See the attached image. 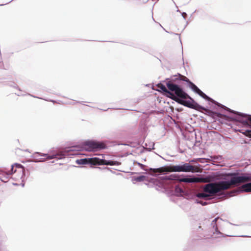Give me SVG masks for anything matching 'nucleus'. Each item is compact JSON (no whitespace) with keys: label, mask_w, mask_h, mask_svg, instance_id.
Here are the masks:
<instances>
[{"label":"nucleus","mask_w":251,"mask_h":251,"mask_svg":"<svg viewBox=\"0 0 251 251\" xmlns=\"http://www.w3.org/2000/svg\"><path fill=\"white\" fill-rule=\"evenodd\" d=\"M237 175V173H235L226 174V176L232 177L230 181H221L206 184L203 188V192L209 193L210 196H213L222 191L231 188L233 185L251 181V176H236Z\"/></svg>","instance_id":"nucleus-1"},{"label":"nucleus","mask_w":251,"mask_h":251,"mask_svg":"<svg viewBox=\"0 0 251 251\" xmlns=\"http://www.w3.org/2000/svg\"><path fill=\"white\" fill-rule=\"evenodd\" d=\"M201 172V170L198 166H193L189 163H185L181 165H173L164 166L159 168L149 169V174L153 175V173H163L165 172Z\"/></svg>","instance_id":"nucleus-2"},{"label":"nucleus","mask_w":251,"mask_h":251,"mask_svg":"<svg viewBox=\"0 0 251 251\" xmlns=\"http://www.w3.org/2000/svg\"><path fill=\"white\" fill-rule=\"evenodd\" d=\"M175 76L174 75L171 80L167 81L166 83V86L169 91L171 93L174 92V95L179 99H191V97L182 90L180 86L174 83L175 82L178 80H173L175 79Z\"/></svg>","instance_id":"nucleus-3"},{"label":"nucleus","mask_w":251,"mask_h":251,"mask_svg":"<svg viewBox=\"0 0 251 251\" xmlns=\"http://www.w3.org/2000/svg\"><path fill=\"white\" fill-rule=\"evenodd\" d=\"M173 80H180L185 82H187L189 84L191 89L198 94H199L200 96H201L203 99L206 100L208 101H210L212 103H214L217 105H219L218 102H216L214 100L210 98L206 95L204 93H203L196 85H195L193 83L189 80V79L186 76L182 75L180 74H178V75H176L175 76V79Z\"/></svg>","instance_id":"nucleus-4"},{"label":"nucleus","mask_w":251,"mask_h":251,"mask_svg":"<svg viewBox=\"0 0 251 251\" xmlns=\"http://www.w3.org/2000/svg\"><path fill=\"white\" fill-rule=\"evenodd\" d=\"M171 99L177 102V103L182 104L184 106L188 107L189 108H191L195 110H197L199 111H201V110H204L205 112L211 113V111L204 107H202L198 104L196 102H195L193 99L191 98L189 99L190 100H181L178 98H177L175 95H173V97H171Z\"/></svg>","instance_id":"nucleus-5"},{"label":"nucleus","mask_w":251,"mask_h":251,"mask_svg":"<svg viewBox=\"0 0 251 251\" xmlns=\"http://www.w3.org/2000/svg\"><path fill=\"white\" fill-rule=\"evenodd\" d=\"M84 148L89 151H94L106 148V145L103 142L95 141H88L84 143Z\"/></svg>","instance_id":"nucleus-6"},{"label":"nucleus","mask_w":251,"mask_h":251,"mask_svg":"<svg viewBox=\"0 0 251 251\" xmlns=\"http://www.w3.org/2000/svg\"><path fill=\"white\" fill-rule=\"evenodd\" d=\"M166 180H177L180 182H205L206 180L205 178L199 177L193 178H182L178 179V176L176 175H172L169 176H166L164 178Z\"/></svg>","instance_id":"nucleus-7"},{"label":"nucleus","mask_w":251,"mask_h":251,"mask_svg":"<svg viewBox=\"0 0 251 251\" xmlns=\"http://www.w3.org/2000/svg\"><path fill=\"white\" fill-rule=\"evenodd\" d=\"M89 163L93 165H119V163L117 161H107L104 159H101L98 157L89 158Z\"/></svg>","instance_id":"nucleus-8"},{"label":"nucleus","mask_w":251,"mask_h":251,"mask_svg":"<svg viewBox=\"0 0 251 251\" xmlns=\"http://www.w3.org/2000/svg\"><path fill=\"white\" fill-rule=\"evenodd\" d=\"M236 114L239 116L238 119L237 120L240 123H242L244 126H249L250 124L248 122L247 118L243 117L244 114L241 113L239 112H236Z\"/></svg>","instance_id":"nucleus-9"},{"label":"nucleus","mask_w":251,"mask_h":251,"mask_svg":"<svg viewBox=\"0 0 251 251\" xmlns=\"http://www.w3.org/2000/svg\"><path fill=\"white\" fill-rule=\"evenodd\" d=\"M16 168L17 169H18V172L20 173H23L24 172V167H23V166L20 164H15L14 165H12L11 166V172L10 173V174H12L13 173H15L17 172V170L16 169H15V170H14V168Z\"/></svg>","instance_id":"nucleus-10"},{"label":"nucleus","mask_w":251,"mask_h":251,"mask_svg":"<svg viewBox=\"0 0 251 251\" xmlns=\"http://www.w3.org/2000/svg\"><path fill=\"white\" fill-rule=\"evenodd\" d=\"M157 87L160 89L163 92L167 93L170 95L168 96V97H170L171 99V97H173V95H174L173 93H171L169 91L168 88L167 89L163 84L161 83L158 84L157 85Z\"/></svg>","instance_id":"nucleus-11"},{"label":"nucleus","mask_w":251,"mask_h":251,"mask_svg":"<svg viewBox=\"0 0 251 251\" xmlns=\"http://www.w3.org/2000/svg\"><path fill=\"white\" fill-rule=\"evenodd\" d=\"M241 189L244 192H251V182L243 185Z\"/></svg>","instance_id":"nucleus-12"},{"label":"nucleus","mask_w":251,"mask_h":251,"mask_svg":"<svg viewBox=\"0 0 251 251\" xmlns=\"http://www.w3.org/2000/svg\"><path fill=\"white\" fill-rule=\"evenodd\" d=\"M35 154H38V155H39L40 156H44L46 157V159H53V158H57V156L58 155V154H53V155H49V154H41V153H36Z\"/></svg>","instance_id":"nucleus-13"},{"label":"nucleus","mask_w":251,"mask_h":251,"mask_svg":"<svg viewBox=\"0 0 251 251\" xmlns=\"http://www.w3.org/2000/svg\"><path fill=\"white\" fill-rule=\"evenodd\" d=\"M239 132L242 133L245 136L251 137V130H246L244 131V130H239Z\"/></svg>","instance_id":"nucleus-14"},{"label":"nucleus","mask_w":251,"mask_h":251,"mask_svg":"<svg viewBox=\"0 0 251 251\" xmlns=\"http://www.w3.org/2000/svg\"><path fill=\"white\" fill-rule=\"evenodd\" d=\"M77 162L79 164H88L89 163V158L81 159L77 160Z\"/></svg>","instance_id":"nucleus-15"},{"label":"nucleus","mask_w":251,"mask_h":251,"mask_svg":"<svg viewBox=\"0 0 251 251\" xmlns=\"http://www.w3.org/2000/svg\"><path fill=\"white\" fill-rule=\"evenodd\" d=\"M207 193H205L204 192V193H199L197 194V197L200 198H206L210 196V195H208L206 194Z\"/></svg>","instance_id":"nucleus-16"},{"label":"nucleus","mask_w":251,"mask_h":251,"mask_svg":"<svg viewBox=\"0 0 251 251\" xmlns=\"http://www.w3.org/2000/svg\"><path fill=\"white\" fill-rule=\"evenodd\" d=\"M243 117L247 118L248 122H249L250 125L249 126H251V115H244L243 116Z\"/></svg>","instance_id":"nucleus-17"},{"label":"nucleus","mask_w":251,"mask_h":251,"mask_svg":"<svg viewBox=\"0 0 251 251\" xmlns=\"http://www.w3.org/2000/svg\"><path fill=\"white\" fill-rule=\"evenodd\" d=\"M145 177L144 176H140L137 178V180L139 181H142L144 179Z\"/></svg>","instance_id":"nucleus-18"},{"label":"nucleus","mask_w":251,"mask_h":251,"mask_svg":"<svg viewBox=\"0 0 251 251\" xmlns=\"http://www.w3.org/2000/svg\"><path fill=\"white\" fill-rule=\"evenodd\" d=\"M198 202L201 203L202 205H205L207 204L206 202H203L202 201H200Z\"/></svg>","instance_id":"nucleus-19"},{"label":"nucleus","mask_w":251,"mask_h":251,"mask_svg":"<svg viewBox=\"0 0 251 251\" xmlns=\"http://www.w3.org/2000/svg\"><path fill=\"white\" fill-rule=\"evenodd\" d=\"M198 160H200V159H193L190 161V163H194L197 162V161Z\"/></svg>","instance_id":"nucleus-20"},{"label":"nucleus","mask_w":251,"mask_h":251,"mask_svg":"<svg viewBox=\"0 0 251 251\" xmlns=\"http://www.w3.org/2000/svg\"><path fill=\"white\" fill-rule=\"evenodd\" d=\"M216 221H217V219L216 218V219H215L213 221V222H216Z\"/></svg>","instance_id":"nucleus-21"}]
</instances>
